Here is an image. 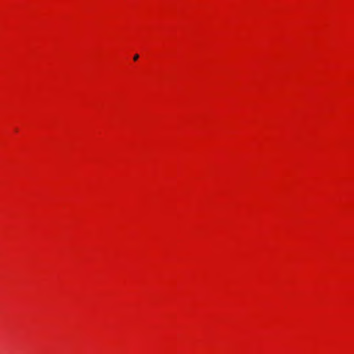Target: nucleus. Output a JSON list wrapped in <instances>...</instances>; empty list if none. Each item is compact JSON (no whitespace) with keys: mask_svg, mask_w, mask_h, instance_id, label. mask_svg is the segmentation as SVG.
I'll return each instance as SVG.
<instances>
[{"mask_svg":"<svg viewBox=\"0 0 354 354\" xmlns=\"http://www.w3.org/2000/svg\"><path fill=\"white\" fill-rule=\"evenodd\" d=\"M139 58V55L138 54H136L133 57V60L136 61Z\"/></svg>","mask_w":354,"mask_h":354,"instance_id":"1","label":"nucleus"}]
</instances>
